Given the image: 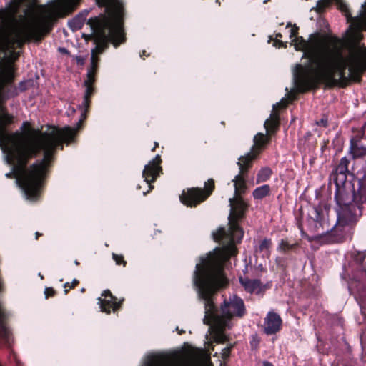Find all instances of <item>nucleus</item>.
<instances>
[{"mask_svg": "<svg viewBox=\"0 0 366 366\" xmlns=\"http://www.w3.org/2000/svg\"><path fill=\"white\" fill-rule=\"evenodd\" d=\"M12 116L5 114L0 108V149L5 163L11 167L7 178H16L27 199L34 201L39 196L41 179L53 159L57 147L74 140L76 128L49 127L38 135L25 139L19 134H9L6 127L12 122Z\"/></svg>", "mask_w": 366, "mask_h": 366, "instance_id": "obj_1", "label": "nucleus"}, {"mask_svg": "<svg viewBox=\"0 0 366 366\" xmlns=\"http://www.w3.org/2000/svg\"><path fill=\"white\" fill-rule=\"evenodd\" d=\"M298 28L292 27L290 37L297 51H303L308 64H297L292 71L293 81L301 92L309 90L314 84L323 83L327 86L345 85L350 78L357 76L361 69L355 58L345 57L342 51L332 45L326 35L311 34L307 41L297 36Z\"/></svg>", "mask_w": 366, "mask_h": 366, "instance_id": "obj_2", "label": "nucleus"}, {"mask_svg": "<svg viewBox=\"0 0 366 366\" xmlns=\"http://www.w3.org/2000/svg\"><path fill=\"white\" fill-rule=\"evenodd\" d=\"M229 258L222 253L219 255L202 257L200 262L196 264L193 274V282L198 297L204 305L203 322L213 329L217 342L227 340L224 331L231 327V319L233 317H242L246 313L244 301L236 295L225 299L220 310L213 302V295L217 290L227 284L223 264Z\"/></svg>", "mask_w": 366, "mask_h": 366, "instance_id": "obj_3", "label": "nucleus"}, {"mask_svg": "<svg viewBox=\"0 0 366 366\" xmlns=\"http://www.w3.org/2000/svg\"><path fill=\"white\" fill-rule=\"evenodd\" d=\"M230 213L228 217L229 229L220 227L217 232L212 233L215 242L222 244V248H216L213 252L207 256L219 255L224 254L227 257L236 254L235 243L239 242L244 235L242 229L238 224V220L242 219L247 209V204L242 196H234L229 199Z\"/></svg>", "mask_w": 366, "mask_h": 366, "instance_id": "obj_4", "label": "nucleus"}, {"mask_svg": "<svg viewBox=\"0 0 366 366\" xmlns=\"http://www.w3.org/2000/svg\"><path fill=\"white\" fill-rule=\"evenodd\" d=\"M87 24L90 26L92 34L86 36V39H92L95 47L92 50L91 65L87 71V78L84 81L86 92L81 106L86 110L89 107V98L94 92L92 84L95 81V74L98 67L99 58L97 55L104 51V14L90 18Z\"/></svg>", "mask_w": 366, "mask_h": 366, "instance_id": "obj_5", "label": "nucleus"}, {"mask_svg": "<svg viewBox=\"0 0 366 366\" xmlns=\"http://www.w3.org/2000/svg\"><path fill=\"white\" fill-rule=\"evenodd\" d=\"M363 202H355L352 205L340 207L337 209V224L330 231L315 236V239L324 244L340 243L346 237L347 226L357 222L362 214Z\"/></svg>", "mask_w": 366, "mask_h": 366, "instance_id": "obj_6", "label": "nucleus"}, {"mask_svg": "<svg viewBox=\"0 0 366 366\" xmlns=\"http://www.w3.org/2000/svg\"><path fill=\"white\" fill-rule=\"evenodd\" d=\"M333 2L336 3L337 7L345 13L348 21H351L350 29L354 26L356 29H366V4H362L360 10L359 15L352 17L348 11L347 5L342 0H319L317 3V10L318 12H322L324 9L328 7Z\"/></svg>", "mask_w": 366, "mask_h": 366, "instance_id": "obj_7", "label": "nucleus"}, {"mask_svg": "<svg viewBox=\"0 0 366 366\" xmlns=\"http://www.w3.org/2000/svg\"><path fill=\"white\" fill-rule=\"evenodd\" d=\"M214 183L212 179L205 183V191L200 188H192L187 193H183L180 197L181 202L188 207H196L204 201L212 192Z\"/></svg>", "mask_w": 366, "mask_h": 366, "instance_id": "obj_8", "label": "nucleus"}, {"mask_svg": "<svg viewBox=\"0 0 366 366\" xmlns=\"http://www.w3.org/2000/svg\"><path fill=\"white\" fill-rule=\"evenodd\" d=\"M251 158L252 154H249L246 160L241 159L239 158L237 165L239 166V172L232 179L234 187V196H242L246 193L247 189V185L246 184V178L247 177V171L251 167Z\"/></svg>", "mask_w": 366, "mask_h": 366, "instance_id": "obj_9", "label": "nucleus"}, {"mask_svg": "<svg viewBox=\"0 0 366 366\" xmlns=\"http://www.w3.org/2000/svg\"><path fill=\"white\" fill-rule=\"evenodd\" d=\"M365 257L366 253L365 252H358L354 257V260L357 264L360 276L359 277L358 275L354 274L353 278L356 282H359V285H357V287L359 292L360 297L362 299L366 296V292L365 291V289L363 288L361 283L362 281L366 282V268L364 265Z\"/></svg>", "mask_w": 366, "mask_h": 366, "instance_id": "obj_10", "label": "nucleus"}, {"mask_svg": "<svg viewBox=\"0 0 366 366\" xmlns=\"http://www.w3.org/2000/svg\"><path fill=\"white\" fill-rule=\"evenodd\" d=\"M335 200L338 208L352 205L355 202H363V197L354 192H347L345 189L339 188L335 193Z\"/></svg>", "mask_w": 366, "mask_h": 366, "instance_id": "obj_11", "label": "nucleus"}, {"mask_svg": "<svg viewBox=\"0 0 366 366\" xmlns=\"http://www.w3.org/2000/svg\"><path fill=\"white\" fill-rule=\"evenodd\" d=\"M160 162V156L157 155L154 159L150 161L148 164L145 165L144 169L142 172V177L144 178V182H146L147 184L154 182L159 175L162 170L159 166Z\"/></svg>", "mask_w": 366, "mask_h": 366, "instance_id": "obj_12", "label": "nucleus"}, {"mask_svg": "<svg viewBox=\"0 0 366 366\" xmlns=\"http://www.w3.org/2000/svg\"><path fill=\"white\" fill-rule=\"evenodd\" d=\"M282 324L280 316L273 311H269L264 320V332L267 335H274L281 330Z\"/></svg>", "mask_w": 366, "mask_h": 366, "instance_id": "obj_13", "label": "nucleus"}, {"mask_svg": "<svg viewBox=\"0 0 366 366\" xmlns=\"http://www.w3.org/2000/svg\"><path fill=\"white\" fill-rule=\"evenodd\" d=\"M8 314L4 309L2 302L0 300V346L5 345L10 347L11 344V336L9 330L5 324Z\"/></svg>", "mask_w": 366, "mask_h": 366, "instance_id": "obj_14", "label": "nucleus"}, {"mask_svg": "<svg viewBox=\"0 0 366 366\" xmlns=\"http://www.w3.org/2000/svg\"><path fill=\"white\" fill-rule=\"evenodd\" d=\"M269 138L267 137L262 133H258L254 137V145L252 146L251 151L244 156H241L239 158L244 160V158L247 159L249 154H252L251 158V163L254 159L257 158L259 154L261 152L262 147L269 142Z\"/></svg>", "mask_w": 366, "mask_h": 366, "instance_id": "obj_15", "label": "nucleus"}, {"mask_svg": "<svg viewBox=\"0 0 366 366\" xmlns=\"http://www.w3.org/2000/svg\"><path fill=\"white\" fill-rule=\"evenodd\" d=\"M104 297V299L98 298L99 304L102 312L110 313L111 309L116 310L119 308L120 303L115 301L116 298L112 295L109 290H106L102 295Z\"/></svg>", "mask_w": 366, "mask_h": 366, "instance_id": "obj_16", "label": "nucleus"}, {"mask_svg": "<svg viewBox=\"0 0 366 366\" xmlns=\"http://www.w3.org/2000/svg\"><path fill=\"white\" fill-rule=\"evenodd\" d=\"M239 282L244 290L249 293L259 294L262 291L263 287L258 279H250L248 277H239Z\"/></svg>", "mask_w": 366, "mask_h": 366, "instance_id": "obj_17", "label": "nucleus"}, {"mask_svg": "<svg viewBox=\"0 0 366 366\" xmlns=\"http://www.w3.org/2000/svg\"><path fill=\"white\" fill-rule=\"evenodd\" d=\"M350 161L346 157H342L340 159L339 164L335 169V175L336 176V181L344 182L347 178V173L348 172V164Z\"/></svg>", "mask_w": 366, "mask_h": 366, "instance_id": "obj_18", "label": "nucleus"}, {"mask_svg": "<svg viewBox=\"0 0 366 366\" xmlns=\"http://www.w3.org/2000/svg\"><path fill=\"white\" fill-rule=\"evenodd\" d=\"M264 127L268 133H274L279 128V116L277 113L272 112L269 119L264 122Z\"/></svg>", "mask_w": 366, "mask_h": 366, "instance_id": "obj_19", "label": "nucleus"}, {"mask_svg": "<svg viewBox=\"0 0 366 366\" xmlns=\"http://www.w3.org/2000/svg\"><path fill=\"white\" fill-rule=\"evenodd\" d=\"M88 13V11H84L75 16L71 21L69 22V27L73 31L80 29L86 20V16Z\"/></svg>", "mask_w": 366, "mask_h": 366, "instance_id": "obj_20", "label": "nucleus"}, {"mask_svg": "<svg viewBox=\"0 0 366 366\" xmlns=\"http://www.w3.org/2000/svg\"><path fill=\"white\" fill-rule=\"evenodd\" d=\"M297 247H299L298 242L290 243L287 239H282L277 250L281 253L287 254L290 251H295Z\"/></svg>", "mask_w": 366, "mask_h": 366, "instance_id": "obj_21", "label": "nucleus"}, {"mask_svg": "<svg viewBox=\"0 0 366 366\" xmlns=\"http://www.w3.org/2000/svg\"><path fill=\"white\" fill-rule=\"evenodd\" d=\"M270 192V187L268 184H264L257 187L252 192V196L254 199H262L268 196Z\"/></svg>", "mask_w": 366, "mask_h": 366, "instance_id": "obj_22", "label": "nucleus"}, {"mask_svg": "<svg viewBox=\"0 0 366 366\" xmlns=\"http://www.w3.org/2000/svg\"><path fill=\"white\" fill-rule=\"evenodd\" d=\"M350 152L353 155V157H360L366 155V146L362 145L359 143H354L351 142Z\"/></svg>", "mask_w": 366, "mask_h": 366, "instance_id": "obj_23", "label": "nucleus"}, {"mask_svg": "<svg viewBox=\"0 0 366 366\" xmlns=\"http://www.w3.org/2000/svg\"><path fill=\"white\" fill-rule=\"evenodd\" d=\"M272 245V241L269 239H263L259 245L258 249H257V252H262L264 257H269L270 255V251L269 249Z\"/></svg>", "mask_w": 366, "mask_h": 366, "instance_id": "obj_24", "label": "nucleus"}, {"mask_svg": "<svg viewBox=\"0 0 366 366\" xmlns=\"http://www.w3.org/2000/svg\"><path fill=\"white\" fill-rule=\"evenodd\" d=\"M272 174V171L270 168H269V167L262 168L257 174V184L261 183V182H264L267 181L270 178Z\"/></svg>", "mask_w": 366, "mask_h": 366, "instance_id": "obj_25", "label": "nucleus"}, {"mask_svg": "<svg viewBox=\"0 0 366 366\" xmlns=\"http://www.w3.org/2000/svg\"><path fill=\"white\" fill-rule=\"evenodd\" d=\"M313 212H314V217H312L313 219L320 223V224H322V217L321 215L322 214V211L321 209H317V208H314V210H313Z\"/></svg>", "mask_w": 366, "mask_h": 366, "instance_id": "obj_26", "label": "nucleus"}, {"mask_svg": "<svg viewBox=\"0 0 366 366\" xmlns=\"http://www.w3.org/2000/svg\"><path fill=\"white\" fill-rule=\"evenodd\" d=\"M113 259L116 262L117 264H123L124 265L126 264V262L123 259L122 256H119L116 254H113Z\"/></svg>", "mask_w": 366, "mask_h": 366, "instance_id": "obj_27", "label": "nucleus"}, {"mask_svg": "<svg viewBox=\"0 0 366 366\" xmlns=\"http://www.w3.org/2000/svg\"><path fill=\"white\" fill-rule=\"evenodd\" d=\"M286 106L287 102L284 99H282L280 102L273 105V110L277 109L278 107H285Z\"/></svg>", "mask_w": 366, "mask_h": 366, "instance_id": "obj_28", "label": "nucleus"}, {"mask_svg": "<svg viewBox=\"0 0 366 366\" xmlns=\"http://www.w3.org/2000/svg\"><path fill=\"white\" fill-rule=\"evenodd\" d=\"M55 292L53 288L51 287H46L44 291V294L46 296V298H48L49 297H51L54 295Z\"/></svg>", "mask_w": 366, "mask_h": 366, "instance_id": "obj_29", "label": "nucleus"}, {"mask_svg": "<svg viewBox=\"0 0 366 366\" xmlns=\"http://www.w3.org/2000/svg\"><path fill=\"white\" fill-rule=\"evenodd\" d=\"M318 125H322L323 127H327V120L326 119H321L320 122H317Z\"/></svg>", "mask_w": 366, "mask_h": 366, "instance_id": "obj_30", "label": "nucleus"}, {"mask_svg": "<svg viewBox=\"0 0 366 366\" xmlns=\"http://www.w3.org/2000/svg\"><path fill=\"white\" fill-rule=\"evenodd\" d=\"M76 61L80 64H84V58H82L81 56H76Z\"/></svg>", "mask_w": 366, "mask_h": 366, "instance_id": "obj_31", "label": "nucleus"}, {"mask_svg": "<svg viewBox=\"0 0 366 366\" xmlns=\"http://www.w3.org/2000/svg\"><path fill=\"white\" fill-rule=\"evenodd\" d=\"M262 366H274V365L268 361H264L262 362Z\"/></svg>", "mask_w": 366, "mask_h": 366, "instance_id": "obj_32", "label": "nucleus"}, {"mask_svg": "<svg viewBox=\"0 0 366 366\" xmlns=\"http://www.w3.org/2000/svg\"><path fill=\"white\" fill-rule=\"evenodd\" d=\"M79 283V281L76 280V279H74L72 282V285L71 286V287H74L75 285H76L77 284Z\"/></svg>", "mask_w": 366, "mask_h": 366, "instance_id": "obj_33", "label": "nucleus"}, {"mask_svg": "<svg viewBox=\"0 0 366 366\" xmlns=\"http://www.w3.org/2000/svg\"><path fill=\"white\" fill-rule=\"evenodd\" d=\"M35 235H36V239H38L39 237H40L42 234L41 233H39V232H36L35 233Z\"/></svg>", "mask_w": 366, "mask_h": 366, "instance_id": "obj_34", "label": "nucleus"}, {"mask_svg": "<svg viewBox=\"0 0 366 366\" xmlns=\"http://www.w3.org/2000/svg\"><path fill=\"white\" fill-rule=\"evenodd\" d=\"M229 352V348H226L224 349V355H227Z\"/></svg>", "mask_w": 366, "mask_h": 366, "instance_id": "obj_35", "label": "nucleus"}, {"mask_svg": "<svg viewBox=\"0 0 366 366\" xmlns=\"http://www.w3.org/2000/svg\"><path fill=\"white\" fill-rule=\"evenodd\" d=\"M281 37H282V34H281L280 33H277V34H276V38H277H277H281Z\"/></svg>", "mask_w": 366, "mask_h": 366, "instance_id": "obj_36", "label": "nucleus"}, {"mask_svg": "<svg viewBox=\"0 0 366 366\" xmlns=\"http://www.w3.org/2000/svg\"><path fill=\"white\" fill-rule=\"evenodd\" d=\"M146 51L144 50L142 51V54H140V56L142 57L144 55H145Z\"/></svg>", "mask_w": 366, "mask_h": 366, "instance_id": "obj_37", "label": "nucleus"}, {"mask_svg": "<svg viewBox=\"0 0 366 366\" xmlns=\"http://www.w3.org/2000/svg\"><path fill=\"white\" fill-rule=\"evenodd\" d=\"M277 42H278L280 44V45H281V46L284 45V43L281 41H277Z\"/></svg>", "mask_w": 366, "mask_h": 366, "instance_id": "obj_38", "label": "nucleus"}, {"mask_svg": "<svg viewBox=\"0 0 366 366\" xmlns=\"http://www.w3.org/2000/svg\"><path fill=\"white\" fill-rule=\"evenodd\" d=\"M177 330L178 331V332H179V334H182V332H184V331H183V330H179L178 327H177Z\"/></svg>", "mask_w": 366, "mask_h": 366, "instance_id": "obj_39", "label": "nucleus"}, {"mask_svg": "<svg viewBox=\"0 0 366 366\" xmlns=\"http://www.w3.org/2000/svg\"><path fill=\"white\" fill-rule=\"evenodd\" d=\"M157 146H158V143L156 142L154 147L152 149V151H154Z\"/></svg>", "mask_w": 366, "mask_h": 366, "instance_id": "obj_40", "label": "nucleus"}, {"mask_svg": "<svg viewBox=\"0 0 366 366\" xmlns=\"http://www.w3.org/2000/svg\"><path fill=\"white\" fill-rule=\"evenodd\" d=\"M74 264H75L76 265H79V262L77 260H75V261H74Z\"/></svg>", "mask_w": 366, "mask_h": 366, "instance_id": "obj_41", "label": "nucleus"}, {"mask_svg": "<svg viewBox=\"0 0 366 366\" xmlns=\"http://www.w3.org/2000/svg\"><path fill=\"white\" fill-rule=\"evenodd\" d=\"M13 358L14 360H16V355L14 354H13L11 357V358Z\"/></svg>", "mask_w": 366, "mask_h": 366, "instance_id": "obj_42", "label": "nucleus"}, {"mask_svg": "<svg viewBox=\"0 0 366 366\" xmlns=\"http://www.w3.org/2000/svg\"><path fill=\"white\" fill-rule=\"evenodd\" d=\"M290 26H292L291 23H288L287 25V28L290 27Z\"/></svg>", "mask_w": 366, "mask_h": 366, "instance_id": "obj_43", "label": "nucleus"}, {"mask_svg": "<svg viewBox=\"0 0 366 366\" xmlns=\"http://www.w3.org/2000/svg\"><path fill=\"white\" fill-rule=\"evenodd\" d=\"M68 285H69V283L67 282V283H66V284L64 285V287L66 288Z\"/></svg>", "mask_w": 366, "mask_h": 366, "instance_id": "obj_44", "label": "nucleus"}, {"mask_svg": "<svg viewBox=\"0 0 366 366\" xmlns=\"http://www.w3.org/2000/svg\"><path fill=\"white\" fill-rule=\"evenodd\" d=\"M64 51L66 52V50L65 49H63L62 52H64Z\"/></svg>", "mask_w": 366, "mask_h": 366, "instance_id": "obj_45", "label": "nucleus"}, {"mask_svg": "<svg viewBox=\"0 0 366 366\" xmlns=\"http://www.w3.org/2000/svg\"><path fill=\"white\" fill-rule=\"evenodd\" d=\"M64 51L66 52V50L65 49H63L62 52H64Z\"/></svg>", "mask_w": 366, "mask_h": 366, "instance_id": "obj_46", "label": "nucleus"}, {"mask_svg": "<svg viewBox=\"0 0 366 366\" xmlns=\"http://www.w3.org/2000/svg\"><path fill=\"white\" fill-rule=\"evenodd\" d=\"M365 51V55H366V49H363V51Z\"/></svg>", "mask_w": 366, "mask_h": 366, "instance_id": "obj_47", "label": "nucleus"}, {"mask_svg": "<svg viewBox=\"0 0 366 366\" xmlns=\"http://www.w3.org/2000/svg\"><path fill=\"white\" fill-rule=\"evenodd\" d=\"M64 292H65V294H66L68 292V290L66 289Z\"/></svg>", "mask_w": 366, "mask_h": 366, "instance_id": "obj_48", "label": "nucleus"}, {"mask_svg": "<svg viewBox=\"0 0 366 366\" xmlns=\"http://www.w3.org/2000/svg\"><path fill=\"white\" fill-rule=\"evenodd\" d=\"M217 2H218V0H216Z\"/></svg>", "mask_w": 366, "mask_h": 366, "instance_id": "obj_49", "label": "nucleus"}, {"mask_svg": "<svg viewBox=\"0 0 366 366\" xmlns=\"http://www.w3.org/2000/svg\"><path fill=\"white\" fill-rule=\"evenodd\" d=\"M0 366H1V365H0Z\"/></svg>", "mask_w": 366, "mask_h": 366, "instance_id": "obj_50", "label": "nucleus"}]
</instances>
